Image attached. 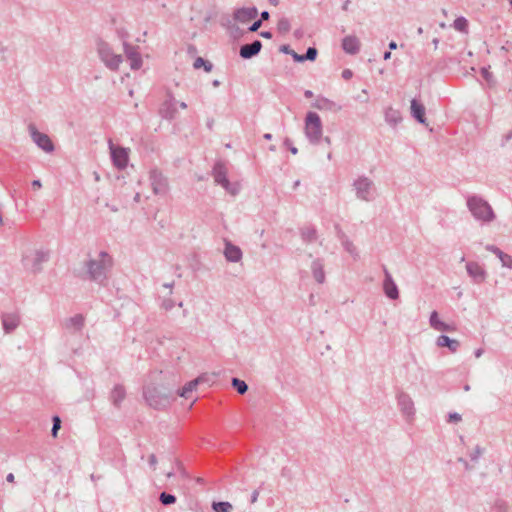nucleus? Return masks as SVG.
<instances>
[{
    "label": "nucleus",
    "mask_w": 512,
    "mask_h": 512,
    "mask_svg": "<svg viewBox=\"0 0 512 512\" xmlns=\"http://www.w3.org/2000/svg\"><path fill=\"white\" fill-rule=\"evenodd\" d=\"M268 19H269V12H268V11H263V12L261 13V19H260V20H261V22H262L263 20H268Z\"/></svg>",
    "instance_id": "56"
},
{
    "label": "nucleus",
    "mask_w": 512,
    "mask_h": 512,
    "mask_svg": "<svg viewBox=\"0 0 512 512\" xmlns=\"http://www.w3.org/2000/svg\"><path fill=\"white\" fill-rule=\"evenodd\" d=\"M175 113H176V111L174 109L169 110L164 114V117L167 119H173L175 117Z\"/></svg>",
    "instance_id": "50"
},
{
    "label": "nucleus",
    "mask_w": 512,
    "mask_h": 512,
    "mask_svg": "<svg viewBox=\"0 0 512 512\" xmlns=\"http://www.w3.org/2000/svg\"><path fill=\"white\" fill-rule=\"evenodd\" d=\"M304 133L312 144L319 143L323 134V130L321 119L317 113H307L305 118Z\"/></svg>",
    "instance_id": "5"
},
{
    "label": "nucleus",
    "mask_w": 512,
    "mask_h": 512,
    "mask_svg": "<svg viewBox=\"0 0 512 512\" xmlns=\"http://www.w3.org/2000/svg\"><path fill=\"white\" fill-rule=\"evenodd\" d=\"M193 67L195 69H199L203 67L206 72H210L212 70V64L208 61H205L202 57L196 58L194 61Z\"/></svg>",
    "instance_id": "35"
},
{
    "label": "nucleus",
    "mask_w": 512,
    "mask_h": 512,
    "mask_svg": "<svg viewBox=\"0 0 512 512\" xmlns=\"http://www.w3.org/2000/svg\"><path fill=\"white\" fill-rule=\"evenodd\" d=\"M430 327L440 332H454L456 327L454 324L446 323L440 319L437 311H433L429 318Z\"/></svg>",
    "instance_id": "14"
},
{
    "label": "nucleus",
    "mask_w": 512,
    "mask_h": 512,
    "mask_svg": "<svg viewBox=\"0 0 512 512\" xmlns=\"http://www.w3.org/2000/svg\"><path fill=\"white\" fill-rule=\"evenodd\" d=\"M411 114L412 116L421 124H425L427 125L426 123V118H425V107L423 104H421L420 102H418L417 100L413 99L411 101Z\"/></svg>",
    "instance_id": "23"
},
{
    "label": "nucleus",
    "mask_w": 512,
    "mask_h": 512,
    "mask_svg": "<svg viewBox=\"0 0 512 512\" xmlns=\"http://www.w3.org/2000/svg\"><path fill=\"white\" fill-rule=\"evenodd\" d=\"M213 176L215 182L220 184L228 193L231 195L238 194L240 190L239 183H230L227 179V169L225 165L221 162H218L213 168Z\"/></svg>",
    "instance_id": "7"
},
{
    "label": "nucleus",
    "mask_w": 512,
    "mask_h": 512,
    "mask_svg": "<svg viewBox=\"0 0 512 512\" xmlns=\"http://www.w3.org/2000/svg\"><path fill=\"white\" fill-rule=\"evenodd\" d=\"M198 378H203L200 383H204V382H208L209 381V377H208L207 374H202Z\"/></svg>",
    "instance_id": "58"
},
{
    "label": "nucleus",
    "mask_w": 512,
    "mask_h": 512,
    "mask_svg": "<svg viewBox=\"0 0 512 512\" xmlns=\"http://www.w3.org/2000/svg\"><path fill=\"white\" fill-rule=\"evenodd\" d=\"M216 14L217 13L213 9L205 10L203 16L204 25H208L216 17Z\"/></svg>",
    "instance_id": "39"
},
{
    "label": "nucleus",
    "mask_w": 512,
    "mask_h": 512,
    "mask_svg": "<svg viewBox=\"0 0 512 512\" xmlns=\"http://www.w3.org/2000/svg\"><path fill=\"white\" fill-rule=\"evenodd\" d=\"M61 427V420L58 416H54L53 417V427H52V430H51V433H52V436L53 437H56L57 436V433H58V430L60 429Z\"/></svg>",
    "instance_id": "43"
},
{
    "label": "nucleus",
    "mask_w": 512,
    "mask_h": 512,
    "mask_svg": "<svg viewBox=\"0 0 512 512\" xmlns=\"http://www.w3.org/2000/svg\"><path fill=\"white\" fill-rule=\"evenodd\" d=\"M311 272L315 281L319 284H323L325 282L324 260L319 258L315 259L311 263Z\"/></svg>",
    "instance_id": "20"
},
{
    "label": "nucleus",
    "mask_w": 512,
    "mask_h": 512,
    "mask_svg": "<svg viewBox=\"0 0 512 512\" xmlns=\"http://www.w3.org/2000/svg\"><path fill=\"white\" fill-rule=\"evenodd\" d=\"M258 495H259L258 491H254V492L252 493V497H251V502H252V503H255V502L257 501V499H258Z\"/></svg>",
    "instance_id": "57"
},
{
    "label": "nucleus",
    "mask_w": 512,
    "mask_h": 512,
    "mask_svg": "<svg viewBox=\"0 0 512 512\" xmlns=\"http://www.w3.org/2000/svg\"><path fill=\"white\" fill-rule=\"evenodd\" d=\"M257 15L258 10L255 7H243L234 11L233 18L239 23L246 24L255 19Z\"/></svg>",
    "instance_id": "15"
},
{
    "label": "nucleus",
    "mask_w": 512,
    "mask_h": 512,
    "mask_svg": "<svg viewBox=\"0 0 512 512\" xmlns=\"http://www.w3.org/2000/svg\"><path fill=\"white\" fill-rule=\"evenodd\" d=\"M148 462H149V465H150L151 469L153 471H155L157 463H158L156 455L155 454H150L148 456Z\"/></svg>",
    "instance_id": "46"
},
{
    "label": "nucleus",
    "mask_w": 512,
    "mask_h": 512,
    "mask_svg": "<svg viewBox=\"0 0 512 512\" xmlns=\"http://www.w3.org/2000/svg\"><path fill=\"white\" fill-rule=\"evenodd\" d=\"M453 27L457 31H460V32H463V33H467L468 22H467V20L464 17H459V18L455 19V21L453 23Z\"/></svg>",
    "instance_id": "30"
},
{
    "label": "nucleus",
    "mask_w": 512,
    "mask_h": 512,
    "mask_svg": "<svg viewBox=\"0 0 512 512\" xmlns=\"http://www.w3.org/2000/svg\"><path fill=\"white\" fill-rule=\"evenodd\" d=\"M383 289L385 295L392 299L396 300L399 297V291L397 285L395 284L391 274L385 269V279L383 282Z\"/></svg>",
    "instance_id": "16"
},
{
    "label": "nucleus",
    "mask_w": 512,
    "mask_h": 512,
    "mask_svg": "<svg viewBox=\"0 0 512 512\" xmlns=\"http://www.w3.org/2000/svg\"><path fill=\"white\" fill-rule=\"evenodd\" d=\"M108 143L114 165L119 169L125 168L128 164V150L115 146L111 140Z\"/></svg>",
    "instance_id": "12"
},
{
    "label": "nucleus",
    "mask_w": 512,
    "mask_h": 512,
    "mask_svg": "<svg viewBox=\"0 0 512 512\" xmlns=\"http://www.w3.org/2000/svg\"><path fill=\"white\" fill-rule=\"evenodd\" d=\"M203 378H196L190 382H188L183 388L182 390L180 391L179 395L181 397H188L189 396V393L194 391L197 387L198 384H200L201 380Z\"/></svg>",
    "instance_id": "28"
},
{
    "label": "nucleus",
    "mask_w": 512,
    "mask_h": 512,
    "mask_svg": "<svg viewBox=\"0 0 512 512\" xmlns=\"http://www.w3.org/2000/svg\"><path fill=\"white\" fill-rule=\"evenodd\" d=\"M98 53L101 60L110 69H117L122 62V57L119 54H115L112 48L105 42H101L98 45Z\"/></svg>",
    "instance_id": "9"
},
{
    "label": "nucleus",
    "mask_w": 512,
    "mask_h": 512,
    "mask_svg": "<svg viewBox=\"0 0 512 512\" xmlns=\"http://www.w3.org/2000/svg\"><path fill=\"white\" fill-rule=\"evenodd\" d=\"M28 130L33 142L44 152L51 153L54 151V145L47 134L37 130L35 125L30 124Z\"/></svg>",
    "instance_id": "10"
},
{
    "label": "nucleus",
    "mask_w": 512,
    "mask_h": 512,
    "mask_svg": "<svg viewBox=\"0 0 512 512\" xmlns=\"http://www.w3.org/2000/svg\"><path fill=\"white\" fill-rule=\"evenodd\" d=\"M466 272L472 281L476 284H481L487 279V271L485 268L476 261H469L466 263Z\"/></svg>",
    "instance_id": "11"
},
{
    "label": "nucleus",
    "mask_w": 512,
    "mask_h": 512,
    "mask_svg": "<svg viewBox=\"0 0 512 512\" xmlns=\"http://www.w3.org/2000/svg\"><path fill=\"white\" fill-rule=\"evenodd\" d=\"M126 397V390L121 385H116L111 392V401L115 406H119Z\"/></svg>",
    "instance_id": "26"
},
{
    "label": "nucleus",
    "mask_w": 512,
    "mask_h": 512,
    "mask_svg": "<svg viewBox=\"0 0 512 512\" xmlns=\"http://www.w3.org/2000/svg\"><path fill=\"white\" fill-rule=\"evenodd\" d=\"M150 183L152 191L155 195H164L168 191L167 179L161 172L153 170L150 173Z\"/></svg>",
    "instance_id": "13"
},
{
    "label": "nucleus",
    "mask_w": 512,
    "mask_h": 512,
    "mask_svg": "<svg viewBox=\"0 0 512 512\" xmlns=\"http://www.w3.org/2000/svg\"><path fill=\"white\" fill-rule=\"evenodd\" d=\"M231 384L240 394H244L248 390L247 384L238 378H233Z\"/></svg>",
    "instance_id": "32"
},
{
    "label": "nucleus",
    "mask_w": 512,
    "mask_h": 512,
    "mask_svg": "<svg viewBox=\"0 0 512 512\" xmlns=\"http://www.w3.org/2000/svg\"><path fill=\"white\" fill-rule=\"evenodd\" d=\"M41 186H42V184H41L40 180H34V181H32V187H33L34 189H40V188H41Z\"/></svg>",
    "instance_id": "53"
},
{
    "label": "nucleus",
    "mask_w": 512,
    "mask_h": 512,
    "mask_svg": "<svg viewBox=\"0 0 512 512\" xmlns=\"http://www.w3.org/2000/svg\"><path fill=\"white\" fill-rule=\"evenodd\" d=\"M462 420V417L459 413H450L448 416V422L450 423H458Z\"/></svg>",
    "instance_id": "45"
},
{
    "label": "nucleus",
    "mask_w": 512,
    "mask_h": 512,
    "mask_svg": "<svg viewBox=\"0 0 512 512\" xmlns=\"http://www.w3.org/2000/svg\"><path fill=\"white\" fill-rule=\"evenodd\" d=\"M20 324V316L17 313H6L2 316V325L6 334L14 331Z\"/></svg>",
    "instance_id": "18"
},
{
    "label": "nucleus",
    "mask_w": 512,
    "mask_h": 512,
    "mask_svg": "<svg viewBox=\"0 0 512 512\" xmlns=\"http://www.w3.org/2000/svg\"><path fill=\"white\" fill-rule=\"evenodd\" d=\"M482 76L489 81L491 79V74L486 68H482L481 70Z\"/></svg>",
    "instance_id": "49"
},
{
    "label": "nucleus",
    "mask_w": 512,
    "mask_h": 512,
    "mask_svg": "<svg viewBox=\"0 0 512 512\" xmlns=\"http://www.w3.org/2000/svg\"><path fill=\"white\" fill-rule=\"evenodd\" d=\"M384 60H388L391 58V52H385L383 56Z\"/></svg>",
    "instance_id": "63"
},
{
    "label": "nucleus",
    "mask_w": 512,
    "mask_h": 512,
    "mask_svg": "<svg viewBox=\"0 0 512 512\" xmlns=\"http://www.w3.org/2000/svg\"><path fill=\"white\" fill-rule=\"evenodd\" d=\"M171 391L163 384H149L144 389V398L149 406L160 409L170 404Z\"/></svg>",
    "instance_id": "2"
},
{
    "label": "nucleus",
    "mask_w": 512,
    "mask_h": 512,
    "mask_svg": "<svg viewBox=\"0 0 512 512\" xmlns=\"http://www.w3.org/2000/svg\"><path fill=\"white\" fill-rule=\"evenodd\" d=\"M467 208L477 221L491 223L495 220L496 214L491 205L482 197L473 195L467 198Z\"/></svg>",
    "instance_id": "1"
},
{
    "label": "nucleus",
    "mask_w": 512,
    "mask_h": 512,
    "mask_svg": "<svg viewBox=\"0 0 512 512\" xmlns=\"http://www.w3.org/2000/svg\"><path fill=\"white\" fill-rule=\"evenodd\" d=\"M47 260V253L35 246H26L21 253L22 267L31 273H38L42 269V264Z\"/></svg>",
    "instance_id": "3"
},
{
    "label": "nucleus",
    "mask_w": 512,
    "mask_h": 512,
    "mask_svg": "<svg viewBox=\"0 0 512 512\" xmlns=\"http://www.w3.org/2000/svg\"><path fill=\"white\" fill-rule=\"evenodd\" d=\"M304 95H305L306 98H311L313 96V92L310 91V90H306Z\"/></svg>",
    "instance_id": "61"
},
{
    "label": "nucleus",
    "mask_w": 512,
    "mask_h": 512,
    "mask_svg": "<svg viewBox=\"0 0 512 512\" xmlns=\"http://www.w3.org/2000/svg\"><path fill=\"white\" fill-rule=\"evenodd\" d=\"M397 405L399 411L407 423H413L416 415V407L412 397L404 391H400L397 396Z\"/></svg>",
    "instance_id": "6"
},
{
    "label": "nucleus",
    "mask_w": 512,
    "mask_h": 512,
    "mask_svg": "<svg viewBox=\"0 0 512 512\" xmlns=\"http://www.w3.org/2000/svg\"><path fill=\"white\" fill-rule=\"evenodd\" d=\"M342 76L345 79H349L352 76V72L350 70H344Z\"/></svg>",
    "instance_id": "54"
},
{
    "label": "nucleus",
    "mask_w": 512,
    "mask_h": 512,
    "mask_svg": "<svg viewBox=\"0 0 512 512\" xmlns=\"http://www.w3.org/2000/svg\"><path fill=\"white\" fill-rule=\"evenodd\" d=\"M503 267L512 269V256L502 252L498 257Z\"/></svg>",
    "instance_id": "38"
},
{
    "label": "nucleus",
    "mask_w": 512,
    "mask_h": 512,
    "mask_svg": "<svg viewBox=\"0 0 512 512\" xmlns=\"http://www.w3.org/2000/svg\"><path fill=\"white\" fill-rule=\"evenodd\" d=\"M302 236L307 241H314L317 237L314 229H306L302 232Z\"/></svg>",
    "instance_id": "41"
},
{
    "label": "nucleus",
    "mask_w": 512,
    "mask_h": 512,
    "mask_svg": "<svg viewBox=\"0 0 512 512\" xmlns=\"http://www.w3.org/2000/svg\"><path fill=\"white\" fill-rule=\"evenodd\" d=\"M159 500L163 505H171L176 502V497L172 494L162 492L159 496Z\"/></svg>",
    "instance_id": "36"
},
{
    "label": "nucleus",
    "mask_w": 512,
    "mask_h": 512,
    "mask_svg": "<svg viewBox=\"0 0 512 512\" xmlns=\"http://www.w3.org/2000/svg\"><path fill=\"white\" fill-rule=\"evenodd\" d=\"M344 247L349 254L353 255L354 257L358 256L357 247L352 242H345Z\"/></svg>",
    "instance_id": "42"
},
{
    "label": "nucleus",
    "mask_w": 512,
    "mask_h": 512,
    "mask_svg": "<svg viewBox=\"0 0 512 512\" xmlns=\"http://www.w3.org/2000/svg\"><path fill=\"white\" fill-rule=\"evenodd\" d=\"M174 306H175V302L170 298L164 299L162 302V308L165 311H170Z\"/></svg>",
    "instance_id": "44"
},
{
    "label": "nucleus",
    "mask_w": 512,
    "mask_h": 512,
    "mask_svg": "<svg viewBox=\"0 0 512 512\" xmlns=\"http://www.w3.org/2000/svg\"><path fill=\"white\" fill-rule=\"evenodd\" d=\"M486 250L492 252L493 254H495L497 257L500 256V254L502 253V251L496 247L495 245H487L486 246Z\"/></svg>",
    "instance_id": "47"
},
{
    "label": "nucleus",
    "mask_w": 512,
    "mask_h": 512,
    "mask_svg": "<svg viewBox=\"0 0 512 512\" xmlns=\"http://www.w3.org/2000/svg\"><path fill=\"white\" fill-rule=\"evenodd\" d=\"M483 352H484V350H483V349H481V348H480V349H477V350L475 351V357H476V358H480V357L482 356Z\"/></svg>",
    "instance_id": "59"
},
{
    "label": "nucleus",
    "mask_w": 512,
    "mask_h": 512,
    "mask_svg": "<svg viewBox=\"0 0 512 512\" xmlns=\"http://www.w3.org/2000/svg\"><path fill=\"white\" fill-rule=\"evenodd\" d=\"M125 53L127 59L130 61V67L134 70H138L142 66V58L134 47L126 46Z\"/></svg>",
    "instance_id": "22"
},
{
    "label": "nucleus",
    "mask_w": 512,
    "mask_h": 512,
    "mask_svg": "<svg viewBox=\"0 0 512 512\" xmlns=\"http://www.w3.org/2000/svg\"><path fill=\"white\" fill-rule=\"evenodd\" d=\"M212 507L215 512H230L233 508L229 502H214Z\"/></svg>",
    "instance_id": "33"
},
{
    "label": "nucleus",
    "mask_w": 512,
    "mask_h": 512,
    "mask_svg": "<svg viewBox=\"0 0 512 512\" xmlns=\"http://www.w3.org/2000/svg\"><path fill=\"white\" fill-rule=\"evenodd\" d=\"M291 29L290 20L287 17H281L277 21V31L285 35L287 34Z\"/></svg>",
    "instance_id": "29"
},
{
    "label": "nucleus",
    "mask_w": 512,
    "mask_h": 512,
    "mask_svg": "<svg viewBox=\"0 0 512 512\" xmlns=\"http://www.w3.org/2000/svg\"><path fill=\"white\" fill-rule=\"evenodd\" d=\"M373 186V181L365 176L358 177L353 183L357 198L367 202L372 199Z\"/></svg>",
    "instance_id": "8"
},
{
    "label": "nucleus",
    "mask_w": 512,
    "mask_h": 512,
    "mask_svg": "<svg viewBox=\"0 0 512 512\" xmlns=\"http://www.w3.org/2000/svg\"><path fill=\"white\" fill-rule=\"evenodd\" d=\"M112 265V259L108 253L101 251L95 257L87 261L89 276L94 281L101 282L105 278L106 270Z\"/></svg>",
    "instance_id": "4"
},
{
    "label": "nucleus",
    "mask_w": 512,
    "mask_h": 512,
    "mask_svg": "<svg viewBox=\"0 0 512 512\" xmlns=\"http://www.w3.org/2000/svg\"><path fill=\"white\" fill-rule=\"evenodd\" d=\"M262 48V43L259 40H255L250 44L242 45L240 48V56L244 59H250L257 55Z\"/></svg>",
    "instance_id": "19"
},
{
    "label": "nucleus",
    "mask_w": 512,
    "mask_h": 512,
    "mask_svg": "<svg viewBox=\"0 0 512 512\" xmlns=\"http://www.w3.org/2000/svg\"><path fill=\"white\" fill-rule=\"evenodd\" d=\"M260 36L263 37V38H266V39H271L272 38V33L269 32V31H262L260 33Z\"/></svg>",
    "instance_id": "51"
},
{
    "label": "nucleus",
    "mask_w": 512,
    "mask_h": 512,
    "mask_svg": "<svg viewBox=\"0 0 512 512\" xmlns=\"http://www.w3.org/2000/svg\"><path fill=\"white\" fill-rule=\"evenodd\" d=\"M6 479H7V481H8V482H13V481H14V475H13L12 473H9V474L7 475V478H6Z\"/></svg>",
    "instance_id": "62"
},
{
    "label": "nucleus",
    "mask_w": 512,
    "mask_h": 512,
    "mask_svg": "<svg viewBox=\"0 0 512 512\" xmlns=\"http://www.w3.org/2000/svg\"><path fill=\"white\" fill-rule=\"evenodd\" d=\"M84 326V317L80 314L74 315L64 322V327L72 332L80 331Z\"/></svg>",
    "instance_id": "24"
},
{
    "label": "nucleus",
    "mask_w": 512,
    "mask_h": 512,
    "mask_svg": "<svg viewBox=\"0 0 512 512\" xmlns=\"http://www.w3.org/2000/svg\"><path fill=\"white\" fill-rule=\"evenodd\" d=\"M261 25V20H257L249 27V31L256 32L261 27Z\"/></svg>",
    "instance_id": "48"
},
{
    "label": "nucleus",
    "mask_w": 512,
    "mask_h": 512,
    "mask_svg": "<svg viewBox=\"0 0 512 512\" xmlns=\"http://www.w3.org/2000/svg\"><path fill=\"white\" fill-rule=\"evenodd\" d=\"M351 4V1L350 0H346L343 5H342V9L343 11H348L349 10V6Z\"/></svg>",
    "instance_id": "55"
},
{
    "label": "nucleus",
    "mask_w": 512,
    "mask_h": 512,
    "mask_svg": "<svg viewBox=\"0 0 512 512\" xmlns=\"http://www.w3.org/2000/svg\"><path fill=\"white\" fill-rule=\"evenodd\" d=\"M385 119L389 124L396 125L402 120V117L398 110L390 107L385 112Z\"/></svg>",
    "instance_id": "27"
},
{
    "label": "nucleus",
    "mask_w": 512,
    "mask_h": 512,
    "mask_svg": "<svg viewBox=\"0 0 512 512\" xmlns=\"http://www.w3.org/2000/svg\"><path fill=\"white\" fill-rule=\"evenodd\" d=\"M436 345L438 347H447L451 352H456L460 347V342L456 339H450L446 335H440L436 339Z\"/></svg>",
    "instance_id": "25"
},
{
    "label": "nucleus",
    "mask_w": 512,
    "mask_h": 512,
    "mask_svg": "<svg viewBox=\"0 0 512 512\" xmlns=\"http://www.w3.org/2000/svg\"><path fill=\"white\" fill-rule=\"evenodd\" d=\"M313 106L317 109H332L334 106V103L326 98L318 99L313 104Z\"/></svg>",
    "instance_id": "34"
},
{
    "label": "nucleus",
    "mask_w": 512,
    "mask_h": 512,
    "mask_svg": "<svg viewBox=\"0 0 512 512\" xmlns=\"http://www.w3.org/2000/svg\"><path fill=\"white\" fill-rule=\"evenodd\" d=\"M224 255L226 260L230 262H239L242 259L241 249L230 242L225 244Z\"/></svg>",
    "instance_id": "21"
},
{
    "label": "nucleus",
    "mask_w": 512,
    "mask_h": 512,
    "mask_svg": "<svg viewBox=\"0 0 512 512\" xmlns=\"http://www.w3.org/2000/svg\"><path fill=\"white\" fill-rule=\"evenodd\" d=\"M432 43L434 45V49H437L438 44H439V40L437 38H435V39H433Z\"/></svg>",
    "instance_id": "64"
},
{
    "label": "nucleus",
    "mask_w": 512,
    "mask_h": 512,
    "mask_svg": "<svg viewBox=\"0 0 512 512\" xmlns=\"http://www.w3.org/2000/svg\"><path fill=\"white\" fill-rule=\"evenodd\" d=\"M459 462H461L467 470H471L473 468V466H470L469 463L463 458H459Z\"/></svg>",
    "instance_id": "52"
},
{
    "label": "nucleus",
    "mask_w": 512,
    "mask_h": 512,
    "mask_svg": "<svg viewBox=\"0 0 512 512\" xmlns=\"http://www.w3.org/2000/svg\"><path fill=\"white\" fill-rule=\"evenodd\" d=\"M279 50L284 54L291 55L296 62H303L302 55L297 54L289 45H282Z\"/></svg>",
    "instance_id": "31"
},
{
    "label": "nucleus",
    "mask_w": 512,
    "mask_h": 512,
    "mask_svg": "<svg viewBox=\"0 0 512 512\" xmlns=\"http://www.w3.org/2000/svg\"><path fill=\"white\" fill-rule=\"evenodd\" d=\"M360 46V40L355 35H348L342 40V48L348 54H357L360 51Z\"/></svg>",
    "instance_id": "17"
},
{
    "label": "nucleus",
    "mask_w": 512,
    "mask_h": 512,
    "mask_svg": "<svg viewBox=\"0 0 512 512\" xmlns=\"http://www.w3.org/2000/svg\"><path fill=\"white\" fill-rule=\"evenodd\" d=\"M317 49L314 48V47H309L306 51V54L305 55H302V58H303V61L305 60H310V61H313L316 59L317 57Z\"/></svg>",
    "instance_id": "40"
},
{
    "label": "nucleus",
    "mask_w": 512,
    "mask_h": 512,
    "mask_svg": "<svg viewBox=\"0 0 512 512\" xmlns=\"http://www.w3.org/2000/svg\"><path fill=\"white\" fill-rule=\"evenodd\" d=\"M389 48H390L391 50H395V49L397 48V44H396V42L391 41V42L389 43Z\"/></svg>",
    "instance_id": "60"
},
{
    "label": "nucleus",
    "mask_w": 512,
    "mask_h": 512,
    "mask_svg": "<svg viewBox=\"0 0 512 512\" xmlns=\"http://www.w3.org/2000/svg\"><path fill=\"white\" fill-rule=\"evenodd\" d=\"M484 449L480 446H475L473 450L469 453V457L472 462H478L479 457L483 454Z\"/></svg>",
    "instance_id": "37"
}]
</instances>
